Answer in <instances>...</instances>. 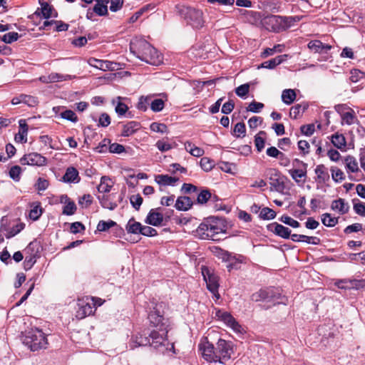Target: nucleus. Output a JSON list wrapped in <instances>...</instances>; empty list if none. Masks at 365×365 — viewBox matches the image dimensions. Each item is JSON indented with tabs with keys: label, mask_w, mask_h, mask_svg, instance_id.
Segmentation results:
<instances>
[{
	"label": "nucleus",
	"mask_w": 365,
	"mask_h": 365,
	"mask_svg": "<svg viewBox=\"0 0 365 365\" xmlns=\"http://www.w3.org/2000/svg\"><path fill=\"white\" fill-rule=\"evenodd\" d=\"M165 304L155 299L150 300L146 307L149 326L132 336L130 346L134 349L141 346H152L163 354L174 349V344L168 339L169 319L165 317Z\"/></svg>",
	"instance_id": "1"
},
{
	"label": "nucleus",
	"mask_w": 365,
	"mask_h": 365,
	"mask_svg": "<svg viewBox=\"0 0 365 365\" xmlns=\"http://www.w3.org/2000/svg\"><path fill=\"white\" fill-rule=\"evenodd\" d=\"M130 50L139 59L150 64H155L159 56L158 51L144 39L132 41L130 44Z\"/></svg>",
	"instance_id": "2"
},
{
	"label": "nucleus",
	"mask_w": 365,
	"mask_h": 365,
	"mask_svg": "<svg viewBox=\"0 0 365 365\" xmlns=\"http://www.w3.org/2000/svg\"><path fill=\"white\" fill-rule=\"evenodd\" d=\"M294 21L293 16L267 15L262 19V24L267 30L279 33L289 29Z\"/></svg>",
	"instance_id": "3"
},
{
	"label": "nucleus",
	"mask_w": 365,
	"mask_h": 365,
	"mask_svg": "<svg viewBox=\"0 0 365 365\" xmlns=\"http://www.w3.org/2000/svg\"><path fill=\"white\" fill-rule=\"evenodd\" d=\"M47 343L45 334L38 329H31L23 336V344L32 351L45 349Z\"/></svg>",
	"instance_id": "4"
},
{
	"label": "nucleus",
	"mask_w": 365,
	"mask_h": 365,
	"mask_svg": "<svg viewBox=\"0 0 365 365\" xmlns=\"http://www.w3.org/2000/svg\"><path fill=\"white\" fill-rule=\"evenodd\" d=\"M178 9L181 18L192 28L200 29L203 26L205 21L201 10L185 6H180Z\"/></svg>",
	"instance_id": "5"
},
{
	"label": "nucleus",
	"mask_w": 365,
	"mask_h": 365,
	"mask_svg": "<svg viewBox=\"0 0 365 365\" xmlns=\"http://www.w3.org/2000/svg\"><path fill=\"white\" fill-rule=\"evenodd\" d=\"M215 351L217 355V362L225 364L231 358L233 353L232 344L225 339H220L217 342Z\"/></svg>",
	"instance_id": "6"
},
{
	"label": "nucleus",
	"mask_w": 365,
	"mask_h": 365,
	"mask_svg": "<svg viewBox=\"0 0 365 365\" xmlns=\"http://www.w3.org/2000/svg\"><path fill=\"white\" fill-rule=\"evenodd\" d=\"M280 296L281 294L277 289L269 287L261 289L258 292L253 293L251 296V299L255 302H274Z\"/></svg>",
	"instance_id": "7"
},
{
	"label": "nucleus",
	"mask_w": 365,
	"mask_h": 365,
	"mask_svg": "<svg viewBox=\"0 0 365 365\" xmlns=\"http://www.w3.org/2000/svg\"><path fill=\"white\" fill-rule=\"evenodd\" d=\"M267 175L269 180V184L272 190L278 192H283L285 189L284 178L281 173L274 168H270L267 170Z\"/></svg>",
	"instance_id": "8"
},
{
	"label": "nucleus",
	"mask_w": 365,
	"mask_h": 365,
	"mask_svg": "<svg viewBox=\"0 0 365 365\" xmlns=\"http://www.w3.org/2000/svg\"><path fill=\"white\" fill-rule=\"evenodd\" d=\"M199 351H201L202 357L208 362H217L215 347L207 341V338L202 340L198 345Z\"/></svg>",
	"instance_id": "9"
},
{
	"label": "nucleus",
	"mask_w": 365,
	"mask_h": 365,
	"mask_svg": "<svg viewBox=\"0 0 365 365\" xmlns=\"http://www.w3.org/2000/svg\"><path fill=\"white\" fill-rule=\"evenodd\" d=\"M203 278L206 282L207 289L215 295L218 292L219 283L218 277L213 272H211L208 268H203L202 269Z\"/></svg>",
	"instance_id": "10"
},
{
	"label": "nucleus",
	"mask_w": 365,
	"mask_h": 365,
	"mask_svg": "<svg viewBox=\"0 0 365 365\" xmlns=\"http://www.w3.org/2000/svg\"><path fill=\"white\" fill-rule=\"evenodd\" d=\"M216 317L222 321L227 326L232 328L235 332H241L242 327L231 315L230 313L220 309L216 312Z\"/></svg>",
	"instance_id": "11"
},
{
	"label": "nucleus",
	"mask_w": 365,
	"mask_h": 365,
	"mask_svg": "<svg viewBox=\"0 0 365 365\" xmlns=\"http://www.w3.org/2000/svg\"><path fill=\"white\" fill-rule=\"evenodd\" d=\"M47 159L37 153H31L24 155L20 159L22 165H29L32 166H43L46 164Z\"/></svg>",
	"instance_id": "12"
},
{
	"label": "nucleus",
	"mask_w": 365,
	"mask_h": 365,
	"mask_svg": "<svg viewBox=\"0 0 365 365\" xmlns=\"http://www.w3.org/2000/svg\"><path fill=\"white\" fill-rule=\"evenodd\" d=\"M210 233L212 237L210 239L216 240L215 235L225 232V226L223 225L222 220L217 217H209L207 218Z\"/></svg>",
	"instance_id": "13"
},
{
	"label": "nucleus",
	"mask_w": 365,
	"mask_h": 365,
	"mask_svg": "<svg viewBox=\"0 0 365 365\" xmlns=\"http://www.w3.org/2000/svg\"><path fill=\"white\" fill-rule=\"evenodd\" d=\"M38 2L41 7L37 9L34 14V15H42V16L46 19H48L51 17L56 18L58 16V13L52 5L49 4L44 0H38Z\"/></svg>",
	"instance_id": "14"
},
{
	"label": "nucleus",
	"mask_w": 365,
	"mask_h": 365,
	"mask_svg": "<svg viewBox=\"0 0 365 365\" xmlns=\"http://www.w3.org/2000/svg\"><path fill=\"white\" fill-rule=\"evenodd\" d=\"M145 131L142 129L141 125L137 121H130L123 125L121 136L129 137L133 135H142Z\"/></svg>",
	"instance_id": "15"
},
{
	"label": "nucleus",
	"mask_w": 365,
	"mask_h": 365,
	"mask_svg": "<svg viewBox=\"0 0 365 365\" xmlns=\"http://www.w3.org/2000/svg\"><path fill=\"white\" fill-rule=\"evenodd\" d=\"M267 229L268 231L283 239H289L291 236L292 230L289 228L276 222L267 225Z\"/></svg>",
	"instance_id": "16"
},
{
	"label": "nucleus",
	"mask_w": 365,
	"mask_h": 365,
	"mask_svg": "<svg viewBox=\"0 0 365 365\" xmlns=\"http://www.w3.org/2000/svg\"><path fill=\"white\" fill-rule=\"evenodd\" d=\"M81 180V178L78 175V171L74 167H68L63 176L62 177V181L68 183H78Z\"/></svg>",
	"instance_id": "17"
},
{
	"label": "nucleus",
	"mask_w": 365,
	"mask_h": 365,
	"mask_svg": "<svg viewBox=\"0 0 365 365\" xmlns=\"http://www.w3.org/2000/svg\"><path fill=\"white\" fill-rule=\"evenodd\" d=\"M307 47L312 51L319 53H327L331 46L323 43L319 40H313L309 42Z\"/></svg>",
	"instance_id": "18"
},
{
	"label": "nucleus",
	"mask_w": 365,
	"mask_h": 365,
	"mask_svg": "<svg viewBox=\"0 0 365 365\" xmlns=\"http://www.w3.org/2000/svg\"><path fill=\"white\" fill-rule=\"evenodd\" d=\"M333 145L341 150L346 151L354 148L353 138H329Z\"/></svg>",
	"instance_id": "19"
},
{
	"label": "nucleus",
	"mask_w": 365,
	"mask_h": 365,
	"mask_svg": "<svg viewBox=\"0 0 365 365\" xmlns=\"http://www.w3.org/2000/svg\"><path fill=\"white\" fill-rule=\"evenodd\" d=\"M195 203L188 196H180L176 200L175 207L180 211L189 210Z\"/></svg>",
	"instance_id": "20"
},
{
	"label": "nucleus",
	"mask_w": 365,
	"mask_h": 365,
	"mask_svg": "<svg viewBox=\"0 0 365 365\" xmlns=\"http://www.w3.org/2000/svg\"><path fill=\"white\" fill-rule=\"evenodd\" d=\"M163 221V215L152 209L148 212L145 222L153 226H159Z\"/></svg>",
	"instance_id": "21"
},
{
	"label": "nucleus",
	"mask_w": 365,
	"mask_h": 365,
	"mask_svg": "<svg viewBox=\"0 0 365 365\" xmlns=\"http://www.w3.org/2000/svg\"><path fill=\"white\" fill-rule=\"evenodd\" d=\"M314 172L317 175L316 181L318 183H326L330 179L328 169L324 165L320 164L317 165Z\"/></svg>",
	"instance_id": "22"
},
{
	"label": "nucleus",
	"mask_w": 365,
	"mask_h": 365,
	"mask_svg": "<svg viewBox=\"0 0 365 365\" xmlns=\"http://www.w3.org/2000/svg\"><path fill=\"white\" fill-rule=\"evenodd\" d=\"M79 308L77 311V317L80 319L85 318L87 316H89L94 313L95 309L93 306V304L89 302H82L78 304Z\"/></svg>",
	"instance_id": "23"
},
{
	"label": "nucleus",
	"mask_w": 365,
	"mask_h": 365,
	"mask_svg": "<svg viewBox=\"0 0 365 365\" xmlns=\"http://www.w3.org/2000/svg\"><path fill=\"white\" fill-rule=\"evenodd\" d=\"M110 0H96V4L93 7V11L99 16L108 15V4Z\"/></svg>",
	"instance_id": "24"
},
{
	"label": "nucleus",
	"mask_w": 365,
	"mask_h": 365,
	"mask_svg": "<svg viewBox=\"0 0 365 365\" xmlns=\"http://www.w3.org/2000/svg\"><path fill=\"white\" fill-rule=\"evenodd\" d=\"M288 57V55L284 54L277 56L274 58H272L269 61H264L261 64L262 68H268V69H273L277 66L281 64L284 61L287 60Z\"/></svg>",
	"instance_id": "25"
},
{
	"label": "nucleus",
	"mask_w": 365,
	"mask_h": 365,
	"mask_svg": "<svg viewBox=\"0 0 365 365\" xmlns=\"http://www.w3.org/2000/svg\"><path fill=\"white\" fill-rule=\"evenodd\" d=\"M331 208L332 210H337L341 215H344L349 212V205L344 199L339 198L332 201Z\"/></svg>",
	"instance_id": "26"
},
{
	"label": "nucleus",
	"mask_w": 365,
	"mask_h": 365,
	"mask_svg": "<svg viewBox=\"0 0 365 365\" xmlns=\"http://www.w3.org/2000/svg\"><path fill=\"white\" fill-rule=\"evenodd\" d=\"M115 227L116 231L123 233L124 230L122 227H119L117 223L111 220L108 221L101 220L97 225V230L99 232H106L111 227Z\"/></svg>",
	"instance_id": "27"
},
{
	"label": "nucleus",
	"mask_w": 365,
	"mask_h": 365,
	"mask_svg": "<svg viewBox=\"0 0 365 365\" xmlns=\"http://www.w3.org/2000/svg\"><path fill=\"white\" fill-rule=\"evenodd\" d=\"M195 232L196 235H197L202 240H209L210 237H212V234H209L210 230L207 218L205 219L202 223H200Z\"/></svg>",
	"instance_id": "28"
},
{
	"label": "nucleus",
	"mask_w": 365,
	"mask_h": 365,
	"mask_svg": "<svg viewBox=\"0 0 365 365\" xmlns=\"http://www.w3.org/2000/svg\"><path fill=\"white\" fill-rule=\"evenodd\" d=\"M142 227L143 225L140 222H136L134 217H131L125 225V230L129 234L138 235L140 234Z\"/></svg>",
	"instance_id": "29"
},
{
	"label": "nucleus",
	"mask_w": 365,
	"mask_h": 365,
	"mask_svg": "<svg viewBox=\"0 0 365 365\" xmlns=\"http://www.w3.org/2000/svg\"><path fill=\"white\" fill-rule=\"evenodd\" d=\"M155 182L163 186L174 185V184L179 180L178 178L171 177L168 175H158L155 178Z\"/></svg>",
	"instance_id": "30"
},
{
	"label": "nucleus",
	"mask_w": 365,
	"mask_h": 365,
	"mask_svg": "<svg viewBox=\"0 0 365 365\" xmlns=\"http://www.w3.org/2000/svg\"><path fill=\"white\" fill-rule=\"evenodd\" d=\"M90 64L103 71L113 70L114 68L113 66V63L109 61L92 58L91 59Z\"/></svg>",
	"instance_id": "31"
},
{
	"label": "nucleus",
	"mask_w": 365,
	"mask_h": 365,
	"mask_svg": "<svg viewBox=\"0 0 365 365\" xmlns=\"http://www.w3.org/2000/svg\"><path fill=\"white\" fill-rule=\"evenodd\" d=\"M212 197V193L207 188H201L198 192L195 203L198 205H205L209 202V199Z\"/></svg>",
	"instance_id": "32"
},
{
	"label": "nucleus",
	"mask_w": 365,
	"mask_h": 365,
	"mask_svg": "<svg viewBox=\"0 0 365 365\" xmlns=\"http://www.w3.org/2000/svg\"><path fill=\"white\" fill-rule=\"evenodd\" d=\"M302 165L304 168V169H292L289 170V173L292 176V179L296 182H299V178H305L307 177V163H302ZM305 181V179L303 180V182Z\"/></svg>",
	"instance_id": "33"
},
{
	"label": "nucleus",
	"mask_w": 365,
	"mask_h": 365,
	"mask_svg": "<svg viewBox=\"0 0 365 365\" xmlns=\"http://www.w3.org/2000/svg\"><path fill=\"white\" fill-rule=\"evenodd\" d=\"M308 107L309 105L307 103L296 104L291 108L289 115L292 118L296 119L300 114H302Z\"/></svg>",
	"instance_id": "34"
},
{
	"label": "nucleus",
	"mask_w": 365,
	"mask_h": 365,
	"mask_svg": "<svg viewBox=\"0 0 365 365\" xmlns=\"http://www.w3.org/2000/svg\"><path fill=\"white\" fill-rule=\"evenodd\" d=\"M123 98L118 96L116 99H113L112 103L115 105V110L118 115H123L128 110V107L126 104L123 103L121 101Z\"/></svg>",
	"instance_id": "35"
},
{
	"label": "nucleus",
	"mask_w": 365,
	"mask_h": 365,
	"mask_svg": "<svg viewBox=\"0 0 365 365\" xmlns=\"http://www.w3.org/2000/svg\"><path fill=\"white\" fill-rule=\"evenodd\" d=\"M344 161L348 173H359L360 171L358 163L354 157L347 156Z\"/></svg>",
	"instance_id": "36"
},
{
	"label": "nucleus",
	"mask_w": 365,
	"mask_h": 365,
	"mask_svg": "<svg viewBox=\"0 0 365 365\" xmlns=\"http://www.w3.org/2000/svg\"><path fill=\"white\" fill-rule=\"evenodd\" d=\"M111 179L108 176H102L101 178V182L98 185L97 189L100 192H109L113 187V183H109Z\"/></svg>",
	"instance_id": "37"
},
{
	"label": "nucleus",
	"mask_w": 365,
	"mask_h": 365,
	"mask_svg": "<svg viewBox=\"0 0 365 365\" xmlns=\"http://www.w3.org/2000/svg\"><path fill=\"white\" fill-rule=\"evenodd\" d=\"M40 242L36 240H34L28 245V246L25 249V252L26 254H28L29 255H33L35 257H37L40 252Z\"/></svg>",
	"instance_id": "38"
},
{
	"label": "nucleus",
	"mask_w": 365,
	"mask_h": 365,
	"mask_svg": "<svg viewBox=\"0 0 365 365\" xmlns=\"http://www.w3.org/2000/svg\"><path fill=\"white\" fill-rule=\"evenodd\" d=\"M296 93L293 89H284L282 93V100L287 104H292L296 98Z\"/></svg>",
	"instance_id": "39"
},
{
	"label": "nucleus",
	"mask_w": 365,
	"mask_h": 365,
	"mask_svg": "<svg viewBox=\"0 0 365 365\" xmlns=\"http://www.w3.org/2000/svg\"><path fill=\"white\" fill-rule=\"evenodd\" d=\"M321 220L324 226L332 227L338 224L339 218L332 217L329 213H324L322 215Z\"/></svg>",
	"instance_id": "40"
},
{
	"label": "nucleus",
	"mask_w": 365,
	"mask_h": 365,
	"mask_svg": "<svg viewBox=\"0 0 365 365\" xmlns=\"http://www.w3.org/2000/svg\"><path fill=\"white\" fill-rule=\"evenodd\" d=\"M101 205L106 209H108L110 210H115L118 205L116 202L110 201L108 195H103L98 197Z\"/></svg>",
	"instance_id": "41"
},
{
	"label": "nucleus",
	"mask_w": 365,
	"mask_h": 365,
	"mask_svg": "<svg viewBox=\"0 0 365 365\" xmlns=\"http://www.w3.org/2000/svg\"><path fill=\"white\" fill-rule=\"evenodd\" d=\"M277 213L269 207H263L259 214V217L264 220H273L276 217Z\"/></svg>",
	"instance_id": "42"
},
{
	"label": "nucleus",
	"mask_w": 365,
	"mask_h": 365,
	"mask_svg": "<svg viewBox=\"0 0 365 365\" xmlns=\"http://www.w3.org/2000/svg\"><path fill=\"white\" fill-rule=\"evenodd\" d=\"M341 118V123H346L347 125L354 124L356 120V117L352 109H349V110L346 111L345 113H342V117Z\"/></svg>",
	"instance_id": "43"
},
{
	"label": "nucleus",
	"mask_w": 365,
	"mask_h": 365,
	"mask_svg": "<svg viewBox=\"0 0 365 365\" xmlns=\"http://www.w3.org/2000/svg\"><path fill=\"white\" fill-rule=\"evenodd\" d=\"M24 223H18L15 226H13L11 228L9 227L8 230L5 233V236L7 239H10L14 237L16 235L19 234L21 230L24 229Z\"/></svg>",
	"instance_id": "44"
},
{
	"label": "nucleus",
	"mask_w": 365,
	"mask_h": 365,
	"mask_svg": "<svg viewBox=\"0 0 365 365\" xmlns=\"http://www.w3.org/2000/svg\"><path fill=\"white\" fill-rule=\"evenodd\" d=\"M150 128L152 131L162 135L169 133L168 126L164 123L154 122L150 124Z\"/></svg>",
	"instance_id": "45"
},
{
	"label": "nucleus",
	"mask_w": 365,
	"mask_h": 365,
	"mask_svg": "<svg viewBox=\"0 0 365 365\" xmlns=\"http://www.w3.org/2000/svg\"><path fill=\"white\" fill-rule=\"evenodd\" d=\"M200 165L204 171L209 172L215 167V162L209 158L203 157L200 159Z\"/></svg>",
	"instance_id": "46"
},
{
	"label": "nucleus",
	"mask_w": 365,
	"mask_h": 365,
	"mask_svg": "<svg viewBox=\"0 0 365 365\" xmlns=\"http://www.w3.org/2000/svg\"><path fill=\"white\" fill-rule=\"evenodd\" d=\"M22 170L19 165L12 166L9 172V177L15 182H19L21 179Z\"/></svg>",
	"instance_id": "47"
},
{
	"label": "nucleus",
	"mask_w": 365,
	"mask_h": 365,
	"mask_svg": "<svg viewBox=\"0 0 365 365\" xmlns=\"http://www.w3.org/2000/svg\"><path fill=\"white\" fill-rule=\"evenodd\" d=\"M156 147L161 152H166L173 148L175 146V143H169L163 140H159L156 144Z\"/></svg>",
	"instance_id": "48"
},
{
	"label": "nucleus",
	"mask_w": 365,
	"mask_h": 365,
	"mask_svg": "<svg viewBox=\"0 0 365 365\" xmlns=\"http://www.w3.org/2000/svg\"><path fill=\"white\" fill-rule=\"evenodd\" d=\"M349 135L351 137H364L365 128L356 123L349 130Z\"/></svg>",
	"instance_id": "49"
},
{
	"label": "nucleus",
	"mask_w": 365,
	"mask_h": 365,
	"mask_svg": "<svg viewBox=\"0 0 365 365\" xmlns=\"http://www.w3.org/2000/svg\"><path fill=\"white\" fill-rule=\"evenodd\" d=\"M19 129L17 134L14 137H26L28 135L29 125L26 119H20L19 120Z\"/></svg>",
	"instance_id": "50"
},
{
	"label": "nucleus",
	"mask_w": 365,
	"mask_h": 365,
	"mask_svg": "<svg viewBox=\"0 0 365 365\" xmlns=\"http://www.w3.org/2000/svg\"><path fill=\"white\" fill-rule=\"evenodd\" d=\"M76 210L77 207L74 201L71 200L67 203L64 204L62 213L66 215H73L75 214Z\"/></svg>",
	"instance_id": "51"
},
{
	"label": "nucleus",
	"mask_w": 365,
	"mask_h": 365,
	"mask_svg": "<svg viewBox=\"0 0 365 365\" xmlns=\"http://www.w3.org/2000/svg\"><path fill=\"white\" fill-rule=\"evenodd\" d=\"M279 220L285 225H287L293 228H297L300 227V223L297 221L292 218L291 217L283 215L279 218Z\"/></svg>",
	"instance_id": "52"
},
{
	"label": "nucleus",
	"mask_w": 365,
	"mask_h": 365,
	"mask_svg": "<svg viewBox=\"0 0 365 365\" xmlns=\"http://www.w3.org/2000/svg\"><path fill=\"white\" fill-rule=\"evenodd\" d=\"M19 38V35L17 32L12 31L0 36V41H4L6 43H11L17 41Z\"/></svg>",
	"instance_id": "53"
},
{
	"label": "nucleus",
	"mask_w": 365,
	"mask_h": 365,
	"mask_svg": "<svg viewBox=\"0 0 365 365\" xmlns=\"http://www.w3.org/2000/svg\"><path fill=\"white\" fill-rule=\"evenodd\" d=\"M151 96H140L137 108L142 111H145L148 108V106L150 103Z\"/></svg>",
	"instance_id": "54"
},
{
	"label": "nucleus",
	"mask_w": 365,
	"mask_h": 365,
	"mask_svg": "<svg viewBox=\"0 0 365 365\" xmlns=\"http://www.w3.org/2000/svg\"><path fill=\"white\" fill-rule=\"evenodd\" d=\"M42 215V209L39 204L32 207L29 212V217L34 221L38 220Z\"/></svg>",
	"instance_id": "55"
},
{
	"label": "nucleus",
	"mask_w": 365,
	"mask_h": 365,
	"mask_svg": "<svg viewBox=\"0 0 365 365\" xmlns=\"http://www.w3.org/2000/svg\"><path fill=\"white\" fill-rule=\"evenodd\" d=\"M150 108L153 112H160L161 111L165 106V103L163 100L160 98H156L153 101L150 100Z\"/></svg>",
	"instance_id": "56"
},
{
	"label": "nucleus",
	"mask_w": 365,
	"mask_h": 365,
	"mask_svg": "<svg viewBox=\"0 0 365 365\" xmlns=\"http://www.w3.org/2000/svg\"><path fill=\"white\" fill-rule=\"evenodd\" d=\"M250 91V84L249 83H245L242 85H240L235 89L236 94L242 98H245L247 95L248 94Z\"/></svg>",
	"instance_id": "57"
},
{
	"label": "nucleus",
	"mask_w": 365,
	"mask_h": 365,
	"mask_svg": "<svg viewBox=\"0 0 365 365\" xmlns=\"http://www.w3.org/2000/svg\"><path fill=\"white\" fill-rule=\"evenodd\" d=\"M143 197L140 194L133 195L130 197V202L132 206L136 210H138L143 203Z\"/></svg>",
	"instance_id": "58"
},
{
	"label": "nucleus",
	"mask_w": 365,
	"mask_h": 365,
	"mask_svg": "<svg viewBox=\"0 0 365 365\" xmlns=\"http://www.w3.org/2000/svg\"><path fill=\"white\" fill-rule=\"evenodd\" d=\"M60 115L62 118L70 120L71 122H76L78 120V117L74 111L71 110H66L63 111Z\"/></svg>",
	"instance_id": "59"
},
{
	"label": "nucleus",
	"mask_w": 365,
	"mask_h": 365,
	"mask_svg": "<svg viewBox=\"0 0 365 365\" xmlns=\"http://www.w3.org/2000/svg\"><path fill=\"white\" fill-rule=\"evenodd\" d=\"M36 262V257L33 255H26L24 262V268L25 270H29L32 268Z\"/></svg>",
	"instance_id": "60"
},
{
	"label": "nucleus",
	"mask_w": 365,
	"mask_h": 365,
	"mask_svg": "<svg viewBox=\"0 0 365 365\" xmlns=\"http://www.w3.org/2000/svg\"><path fill=\"white\" fill-rule=\"evenodd\" d=\"M110 144V138H103V140L100 142L96 148V150L98 153H106L109 150Z\"/></svg>",
	"instance_id": "61"
},
{
	"label": "nucleus",
	"mask_w": 365,
	"mask_h": 365,
	"mask_svg": "<svg viewBox=\"0 0 365 365\" xmlns=\"http://www.w3.org/2000/svg\"><path fill=\"white\" fill-rule=\"evenodd\" d=\"M314 130L315 125L313 123L304 125L300 127V133L306 136L312 135Z\"/></svg>",
	"instance_id": "62"
},
{
	"label": "nucleus",
	"mask_w": 365,
	"mask_h": 365,
	"mask_svg": "<svg viewBox=\"0 0 365 365\" xmlns=\"http://www.w3.org/2000/svg\"><path fill=\"white\" fill-rule=\"evenodd\" d=\"M110 124V117L106 113L100 115L98 120V125L101 127H107Z\"/></svg>",
	"instance_id": "63"
},
{
	"label": "nucleus",
	"mask_w": 365,
	"mask_h": 365,
	"mask_svg": "<svg viewBox=\"0 0 365 365\" xmlns=\"http://www.w3.org/2000/svg\"><path fill=\"white\" fill-rule=\"evenodd\" d=\"M266 153L268 156L282 159L284 154L277 150L275 147H269L267 149Z\"/></svg>",
	"instance_id": "64"
}]
</instances>
